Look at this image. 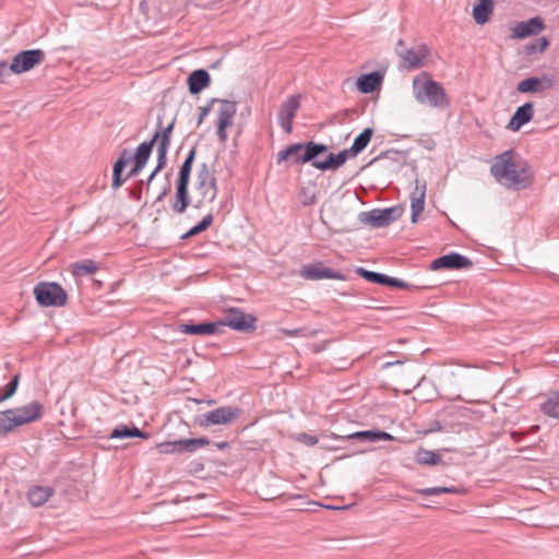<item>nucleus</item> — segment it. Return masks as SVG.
Masks as SVG:
<instances>
[{"label":"nucleus","instance_id":"nucleus-37","mask_svg":"<svg viewBox=\"0 0 559 559\" xmlns=\"http://www.w3.org/2000/svg\"><path fill=\"white\" fill-rule=\"evenodd\" d=\"M213 215L211 213H209L207 215H205L201 222H199L195 226H193L192 228H190L183 236L182 238L186 239V238H190V237H193L204 230H206L213 223Z\"/></svg>","mask_w":559,"mask_h":559},{"label":"nucleus","instance_id":"nucleus-45","mask_svg":"<svg viewBox=\"0 0 559 559\" xmlns=\"http://www.w3.org/2000/svg\"><path fill=\"white\" fill-rule=\"evenodd\" d=\"M296 439H297V441H299L308 447H313L319 442V440L316 436H311L306 432L298 433Z\"/></svg>","mask_w":559,"mask_h":559},{"label":"nucleus","instance_id":"nucleus-39","mask_svg":"<svg viewBox=\"0 0 559 559\" xmlns=\"http://www.w3.org/2000/svg\"><path fill=\"white\" fill-rule=\"evenodd\" d=\"M417 492L423 496H437L441 493H457L456 487H428L418 489Z\"/></svg>","mask_w":559,"mask_h":559},{"label":"nucleus","instance_id":"nucleus-14","mask_svg":"<svg viewBox=\"0 0 559 559\" xmlns=\"http://www.w3.org/2000/svg\"><path fill=\"white\" fill-rule=\"evenodd\" d=\"M300 106V96L299 95H292L282 103L280 110H278V123L282 127V129L286 133H290L293 131V120L299 109Z\"/></svg>","mask_w":559,"mask_h":559},{"label":"nucleus","instance_id":"nucleus-33","mask_svg":"<svg viewBox=\"0 0 559 559\" xmlns=\"http://www.w3.org/2000/svg\"><path fill=\"white\" fill-rule=\"evenodd\" d=\"M373 131L371 128H366L360 134H358L352 146L348 148L350 152V157L357 156L360 152H362L367 145L369 144Z\"/></svg>","mask_w":559,"mask_h":559},{"label":"nucleus","instance_id":"nucleus-46","mask_svg":"<svg viewBox=\"0 0 559 559\" xmlns=\"http://www.w3.org/2000/svg\"><path fill=\"white\" fill-rule=\"evenodd\" d=\"M281 331H282V333H284L285 335L290 336V337H294V336H307L306 330L302 329V328L301 329H294V330L282 329Z\"/></svg>","mask_w":559,"mask_h":559},{"label":"nucleus","instance_id":"nucleus-25","mask_svg":"<svg viewBox=\"0 0 559 559\" xmlns=\"http://www.w3.org/2000/svg\"><path fill=\"white\" fill-rule=\"evenodd\" d=\"M211 82L210 74L203 69L194 70L188 78L189 92L198 94Z\"/></svg>","mask_w":559,"mask_h":559},{"label":"nucleus","instance_id":"nucleus-35","mask_svg":"<svg viewBox=\"0 0 559 559\" xmlns=\"http://www.w3.org/2000/svg\"><path fill=\"white\" fill-rule=\"evenodd\" d=\"M441 456L431 450L419 449L416 454V462L421 465H437L441 463Z\"/></svg>","mask_w":559,"mask_h":559},{"label":"nucleus","instance_id":"nucleus-15","mask_svg":"<svg viewBox=\"0 0 559 559\" xmlns=\"http://www.w3.org/2000/svg\"><path fill=\"white\" fill-rule=\"evenodd\" d=\"M429 55V50L426 45L419 46L417 49L403 48L397 49V56L403 60L409 69H418L424 66L425 60Z\"/></svg>","mask_w":559,"mask_h":559},{"label":"nucleus","instance_id":"nucleus-26","mask_svg":"<svg viewBox=\"0 0 559 559\" xmlns=\"http://www.w3.org/2000/svg\"><path fill=\"white\" fill-rule=\"evenodd\" d=\"M189 183L188 182H179L176 181V201L173 204V210L182 214L186 212L187 207L190 205V197H189Z\"/></svg>","mask_w":559,"mask_h":559},{"label":"nucleus","instance_id":"nucleus-11","mask_svg":"<svg viewBox=\"0 0 559 559\" xmlns=\"http://www.w3.org/2000/svg\"><path fill=\"white\" fill-rule=\"evenodd\" d=\"M175 127V119H173L166 127H163L162 119L158 117L157 130L152 136V142L157 143V155L159 156V167H165L167 164V153L170 146L171 134Z\"/></svg>","mask_w":559,"mask_h":559},{"label":"nucleus","instance_id":"nucleus-3","mask_svg":"<svg viewBox=\"0 0 559 559\" xmlns=\"http://www.w3.org/2000/svg\"><path fill=\"white\" fill-rule=\"evenodd\" d=\"M44 407L33 401L27 405L0 412V436L12 431L15 427L26 425L43 416Z\"/></svg>","mask_w":559,"mask_h":559},{"label":"nucleus","instance_id":"nucleus-13","mask_svg":"<svg viewBox=\"0 0 559 559\" xmlns=\"http://www.w3.org/2000/svg\"><path fill=\"white\" fill-rule=\"evenodd\" d=\"M473 262L459 252H451L435 259L430 264V270H463L472 267Z\"/></svg>","mask_w":559,"mask_h":559},{"label":"nucleus","instance_id":"nucleus-29","mask_svg":"<svg viewBox=\"0 0 559 559\" xmlns=\"http://www.w3.org/2000/svg\"><path fill=\"white\" fill-rule=\"evenodd\" d=\"M110 439H124V438H142L147 439L148 433L141 431L135 426L118 425L111 430L109 435Z\"/></svg>","mask_w":559,"mask_h":559},{"label":"nucleus","instance_id":"nucleus-50","mask_svg":"<svg viewBox=\"0 0 559 559\" xmlns=\"http://www.w3.org/2000/svg\"><path fill=\"white\" fill-rule=\"evenodd\" d=\"M131 159H133V156L129 153L128 150H123L118 158V160H124L126 164H128Z\"/></svg>","mask_w":559,"mask_h":559},{"label":"nucleus","instance_id":"nucleus-27","mask_svg":"<svg viewBox=\"0 0 559 559\" xmlns=\"http://www.w3.org/2000/svg\"><path fill=\"white\" fill-rule=\"evenodd\" d=\"M493 11V0H478L473 8V17L475 22L483 25L489 21Z\"/></svg>","mask_w":559,"mask_h":559},{"label":"nucleus","instance_id":"nucleus-36","mask_svg":"<svg viewBox=\"0 0 559 559\" xmlns=\"http://www.w3.org/2000/svg\"><path fill=\"white\" fill-rule=\"evenodd\" d=\"M154 143L152 140L141 143L133 155V160L146 165L153 150Z\"/></svg>","mask_w":559,"mask_h":559},{"label":"nucleus","instance_id":"nucleus-19","mask_svg":"<svg viewBox=\"0 0 559 559\" xmlns=\"http://www.w3.org/2000/svg\"><path fill=\"white\" fill-rule=\"evenodd\" d=\"M301 276L306 280H344L345 277L340 273L330 267H324L320 264H310L305 266L301 272Z\"/></svg>","mask_w":559,"mask_h":559},{"label":"nucleus","instance_id":"nucleus-1","mask_svg":"<svg viewBox=\"0 0 559 559\" xmlns=\"http://www.w3.org/2000/svg\"><path fill=\"white\" fill-rule=\"evenodd\" d=\"M412 88L416 102L420 105L439 109H445L450 105L443 86L427 72L414 78Z\"/></svg>","mask_w":559,"mask_h":559},{"label":"nucleus","instance_id":"nucleus-7","mask_svg":"<svg viewBox=\"0 0 559 559\" xmlns=\"http://www.w3.org/2000/svg\"><path fill=\"white\" fill-rule=\"evenodd\" d=\"M257 318L252 314L245 313L239 308H229L225 312V317L217 321L219 329L229 326L239 332H250L255 329Z\"/></svg>","mask_w":559,"mask_h":559},{"label":"nucleus","instance_id":"nucleus-21","mask_svg":"<svg viewBox=\"0 0 559 559\" xmlns=\"http://www.w3.org/2000/svg\"><path fill=\"white\" fill-rule=\"evenodd\" d=\"M178 332L190 335H212L219 332V323L202 322V323H181L178 325Z\"/></svg>","mask_w":559,"mask_h":559},{"label":"nucleus","instance_id":"nucleus-59","mask_svg":"<svg viewBox=\"0 0 559 559\" xmlns=\"http://www.w3.org/2000/svg\"><path fill=\"white\" fill-rule=\"evenodd\" d=\"M403 48H406V47L404 46V41L402 39H400L396 44L395 52L397 53V49H403Z\"/></svg>","mask_w":559,"mask_h":559},{"label":"nucleus","instance_id":"nucleus-24","mask_svg":"<svg viewBox=\"0 0 559 559\" xmlns=\"http://www.w3.org/2000/svg\"><path fill=\"white\" fill-rule=\"evenodd\" d=\"M382 81L383 75L378 71L362 74L357 79V88L364 94H369L374 92L382 84Z\"/></svg>","mask_w":559,"mask_h":559},{"label":"nucleus","instance_id":"nucleus-56","mask_svg":"<svg viewBox=\"0 0 559 559\" xmlns=\"http://www.w3.org/2000/svg\"><path fill=\"white\" fill-rule=\"evenodd\" d=\"M321 448L325 449V450H336V449H338V447L333 445V444H331L329 442L321 443Z\"/></svg>","mask_w":559,"mask_h":559},{"label":"nucleus","instance_id":"nucleus-8","mask_svg":"<svg viewBox=\"0 0 559 559\" xmlns=\"http://www.w3.org/2000/svg\"><path fill=\"white\" fill-rule=\"evenodd\" d=\"M240 414L241 409L239 407L224 406L201 414L198 417L197 423L200 427L203 428H209L216 425H227L236 419Z\"/></svg>","mask_w":559,"mask_h":559},{"label":"nucleus","instance_id":"nucleus-53","mask_svg":"<svg viewBox=\"0 0 559 559\" xmlns=\"http://www.w3.org/2000/svg\"><path fill=\"white\" fill-rule=\"evenodd\" d=\"M195 154H197V147L193 146L190 152L188 153L185 162H189V163H192L194 162V158H195Z\"/></svg>","mask_w":559,"mask_h":559},{"label":"nucleus","instance_id":"nucleus-40","mask_svg":"<svg viewBox=\"0 0 559 559\" xmlns=\"http://www.w3.org/2000/svg\"><path fill=\"white\" fill-rule=\"evenodd\" d=\"M127 164L124 160H118L114 165L112 169V187L115 189H118L122 183L123 180L121 179V174L123 169L126 168Z\"/></svg>","mask_w":559,"mask_h":559},{"label":"nucleus","instance_id":"nucleus-16","mask_svg":"<svg viewBox=\"0 0 559 559\" xmlns=\"http://www.w3.org/2000/svg\"><path fill=\"white\" fill-rule=\"evenodd\" d=\"M545 28L542 17L535 16L527 21L519 22L512 27V37L525 38L527 36L537 35Z\"/></svg>","mask_w":559,"mask_h":559},{"label":"nucleus","instance_id":"nucleus-17","mask_svg":"<svg viewBox=\"0 0 559 559\" xmlns=\"http://www.w3.org/2000/svg\"><path fill=\"white\" fill-rule=\"evenodd\" d=\"M426 189L425 181H420L419 179L415 180V187L411 194V221L413 224L417 223L419 214L424 211Z\"/></svg>","mask_w":559,"mask_h":559},{"label":"nucleus","instance_id":"nucleus-9","mask_svg":"<svg viewBox=\"0 0 559 559\" xmlns=\"http://www.w3.org/2000/svg\"><path fill=\"white\" fill-rule=\"evenodd\" d=\"M210 444V439L206 437L192 438V439H178L174 441L160 442L156 445L160 454L195 452L199 448Z\"/></svg>","mask_w":559,"mask_h":559},{"label":"nucleus","instance_id":"nucleus-49","mask_svg":"<svg viewBox=\"0 0 559 559\" xmlns=\"http://www.w3.org/2000/svg\"><path fill=\"white\" fill-rule=\"evenodd\" d=\"M210 110H211L210 106H204L201 108V111H200V115L198 118V124L202 123L203 119L209 115Z\"/></svg>","mask_w":559,"mask_h":559},{"label":"nucleus","instance_id":"nucleus-54","mask_svg":"<svg viewBox=\"0 0 559 559\" xmlns=\"http://www.w3.org/2000/svg\"><path fill=\"white\" fill-rule=\"evenodd\" d=\"M442 429L441 425L439 421H433L431 424V427L429 428L428 432H435V431H440Z\"/></svg>","mask_w":559,"mask_h":559},{"label":"nucleus","instance_id":"nucleus-12","mask_svg":"<svg viewBox=\"0 0 559 559\" xmlns=\"http://www.w3.org/2000/svg\"><path fill=\"white\" fill-rule=\"evenodd\" d=\"M219 109L217 112V131L216 134L222 143L227 141L226 129L234 122L235 115L237 112V105L231 100H221Z\"/></svg>","mask_w":559,"mask_h":559},{"label":"nucleus","instance_id":"nucleus-34","mask_svg":"<svg viewBox=\"0 0 559 559\" xmlns=\"http://www.w3.org/2000/svg\"><path fill=\"white\" fill-rule=\"evenodd\" d=\"M540 409L545 415L559 419V390L548 395L542 403Z\"/></svg>","mask_w":559,"mask_h":559},{"label":"nucleus","instance_id":"nucleus-48","mask_svg":"<svg viewBox=\"0 0 559 559\" xmlns=\"http://www.w3.org/2000/svg\"><path fill=\"white\" fill-rule=\"evenodd\" d=\"M145 165L134 160V165L132 167V169L130 170V174L129 176H135L138 175L143 168H144Z\"/></svg>","mask_w":559,"mask_h":559},{"label":"nucleus","instance_id":"nucleus-58","mask_svg":"<svg viewBox=\"0 0 559 559\" xmlns=\"http://www.w3.org/2000/svg\"><path fill=\"white\" fill-rule=\"evenodd\" d=\"M216 447H217V449H219V450H225L226 448H228V443H227V442H225V441L217 442V443H216Z\"/></svg>","mask_w":559,"mask_h":559},{"label":"nucleus","instance_id":"nucleus-20","mask_svg":"<svg viewBox=\"0 0 559 559\" xmlns=\"http://www.w3.org/2000/svg\"><path fill=\"white\" fill-rule=\"evenodd\" d=\"M551 86L552 80L546 75L542 78L531 76L522 80L518 84L516 91L520 93H543L545 90L550 88Z\"/></svg>","mask_w":559,"mask_h":559},{"label":"nucleus","instance_id":"nucleus-18","mask_svg":"<svg viewBox=\"0 0 559 559\" xmlns=\"http://www.w3.org/2000/svg\"><path fill=\"white\" fill-rule=\"evenodd\" d=\"M356 273L368 282L391 287L406 288L407 284L396 277H390L385 274L358 267Z\"/></svg>","mask_w":559,"mask_h":559},{"label":"nucleus","instance_id":"nucleus-47","mask_svg":"<svg viewBox=\"0 0 559 559\" xmlns=\"http://www.w3.org/2000/svg\"><path fill=\"white\" fill-rule=\"evenodd\" d=\"M10 72V66L4 61L0 62V84L4 82Z\"/></svg>","mask_w":559,"mask_h":559},{"label":"nucleus","instance_id":"nucleus-52","mask_svg":"<svg viewBox=\"0 0 559 559\" xmlns=\"http://www.w3.org/2000/svg\"><path fill=\"white\" fill-rule=\"evenodd\" d=\"M380 440H394V437L385 431L378 430V441Z\"/></svg>","mask_w":559,"mask_h":559},{"label":"nucleus","instance_id":"nucleus-22","mask_svg":"<svg viewBox=\"0 0 559 559\" xmlns=\"http://www.w3.org/2000/svg\"><path fill=\"white\" fill-rule=\"evenodd\" d=\"M534 116V105L527 102L520 106L508 123V129L519 131L524 124L530 122Z\"/></svg>","mask_w":559,"mask_h":559},{"label":"nucleus","instance_id":"nucleus-6","mask_svg":"<svg viewBox=\"0 0 559 559\" xmlns=\"http://www.w3.org/2000/svg\"><path fill=\"white\" fill-rule=\"evenodd\" d=\"M403 213L404 207L402 205H394L385 209H373L371 211L360 212L359 221L373 228H382L399 219Z\"/></svg>","mask_w":559,"mask_h":559},{"label":"nucleus","instance_id":"nucleus-42","mask_svg":"<svg viewBox=\"0 0 559 559\" xmlns=\"http://www.w3.org/2000/svg\"><path fill=\"white\" fill-rule=\"evenodd\" d=\"M549 46V41L546 37L538 38L535 43L526 45L525 49L527 53H534L536 51L543 52Z\"/></svg>","mask_w":559,"mask_h":559},{"label":"nucleus","instance_id":"nucleus-43","mask_svg":"<svg viewBox=\"0 0 559 559\" xmlns=\"http://www.w3.org/2000/svg\"><path fill=\"white\" fill-rule=\"evenodd\" d=\"M192 166H193L192 163L183 160V163H182V165L180 166V169H179L177 181L185 182V183L188 182L189 183L190 182V175H191Z\"/></svg>","mask_w":559,"mask_h":559},{"label":"nucleus","instance_id":"nucleus-10","mask_svg":"<svg viewBox=\"0 0 559 559\" xmlns=\"http://www.w3.org/2000/svg\"><path fill=\"white\" fill-rule=\"evenodd\" d=\"M44 59L45 52L41 49L23 50L14 56L10 64V70L12 73L21 74L40 64Z\"/></svg>","mask_w":559,"mask_h":559},{"label":"nucleus","instance_id":"nucleus-28","mask_svg":"<svg viewBox=\"0 0 559 559\" xmlns=\"http://www.w3.org/2000/svg\"><path fill=\"white\" fill-rule=\"evenodd\" d=\"M53 492L49 486H35L28 490L27 498L32 506L40 507L48 501Z\"/></svg>","mask_w":559,"mask_h":559},{"label":"nucleus","instance_id":"nucleus-5","mask_svg":"<svg viewBox=\"0 0 559 559\" xmlns=\"http://www.w3.org/2000/svg\"><path fill=\"white\" fill-rule=\"evenodd\" d=\"M36 301L43 307H62L67 302L66 290L55 282H40L34 287Z\"/></svg>","mask_w":559,"mask_h":559},{"label":"nucleus","instance_id":"nucleus-4","mask_svg":"<svg viewBox=\"0 0 559 559\" xmlns=\"http://www.w3.org/2000/svg\"><path fill=\"white\" fill-rule=\"evenodd\" d=\"M326 151V145L312 141L306 144L295 143L277 153V163L281 164L284 160L290 159L295 164H306L309 162L313 164V160H317L316 158Z\"/></svg>","mask_w":559,"mask_h":559},{"label":"nucleus","instance_id":"nucleus-44","mask_svg":"<svg viewBox=\"0 0 559 559\" xmlns=\"http://www.w3.org/2000/svg\"><path fill=\"white\" fill-rule=\"evenodd\" d=\"M300 202L304 206L316 202V194L310 188H302L299 194Z\"/></svg>","mask_w":559,"mask_h":559},{"label":"nucleus","instance_id":"nucleus-41","mask_svg":"<svg viewBox=\"0 0 559 559\" xmlns=\"http://www.w3.org/2000/svg\"><path fill=\"white\" fill-rule=\"evenodd\" d=\"M19 374H15L13 379L5 385L3 392L0 393V402L10 399L15 393L19 385Z\"/></svg>","mask_w":559,"mask_h":559},{"label":"nucleus","instance_id":"nucleus-51","mask_svg":"<svg viewBox=\"0 0 559 559\" xmlns=\"http://www.w3.org/2000/svg\"><path fill=\"white\" fill-rule=\"evenodd\" d=\"M164 167H159V156L157 155V165L155 167V169L153 170V173L150 175L148 179H147V183H151L152 180L155 178V176L163 169Z\"/></svg>","mask_w":559,"mask_h":559},{"label":"nucleus","instance_id":"nucleus-57","mask_svg":"<svg viewBox=\"0 0 559 559\" xmlns=\"http://www.w3.org/2000/svg\"><path fill=\"white\" fill-rule=\"evenodd\" d=\"M401 364H402V361H401V360H396V361H388V362H385V364H384V366H383V367H384V368H389V367H391V366L401 365Z\"/></svg>","mask_w":559,"mask_h":559},{"label":"nucleus","instance_id":"nucleus-31","mask_svg":"<svg viewBox=\"0 0 559 559\" xmlns=\"http://www.w3.org/2000/svg\"><path fill=\"white\" fill-rule=\"evenodd\" d=\"M333 440H357L360 442H377L378 441V430H362V431H356L347 436H336L332 435L329 437Z\"/></svg>","mask_w":559,"mask_h":559},{"label":"nucleus","instance_id":"nucleus-23","mask_svg":"<svg viewBox=\"0 0 559 559\" xmlns=\"http://www.w3.org/2000/svg\"><path fill=\"white\" fill-rule=\"evenodd\" d=\"M348 157H350V152L348 150H343L337 154L330 153L325 160H313V167L320 170H335L343 166Z\"/></svg>","mask_w":559,"mask_h":559},{"label":"nucleus","instance_id":"nucleus-55","mask_svg":"<svg viewBox=\"0 0 559 559\" xmlns=\"http://www.w3.org/2000/svg\"><path fill=\"white\" fill-rule=\"evenodd\" d=\"M169 191V186H167L166 188L163 189L162 192H159L158 197L156 198V201L159 202L162 201L168 193Z\"/></svg>","mask_w":559,"mask_h":559},{"label":"nucleus","instance_id":"nucleus-30","mask_svg":"<svg viewBox=\"0 0 559 559\" xmlns=\"http://www.w3.org/2000/svg\"><path fill=\"white\" fill-rule=\"evenodd\" d=\"M195 190L200 193L201 200L197 202L195 207H201L203 202H213L218 192L217 181L211 183L195 185Z\"/></svg>","mask_w":559,"mask_h":559},{"label":"nucleus","instance_id":"nucleus-38","mask_svg":"<svg viewBox=\"0 0 559 559\" xmlns=\"http://www.w3.org/2000/svg\"><path fill=\"white\" fill-rule=\"evenodd\" d=\"M213 181H217V179L210 166L206 163L201 164L198 169L195 185L211 183Z\"/></svg>","mask_w":559,"mask_h":559},{"label":"nucleus","instance_id":"nucleus-32","mask_svg":"<svg viewBox=\"0 0 559 559\" xmlns=\"http://www.w3.org/2000/svg\"><path fill=\"white\" fill-rule=\"evenodd\" d=\"M70 269L73 276L82 277L85 275L94 274L98 270V266L94 260L86 259L72 263Z\"/></svg>","mask_w":559,"mask_h":559},{"label":"nucleus","instance_id":"nucleus-2","mask_svg":"<svg viewBox=\"0 0 559 559\" xmlns=\"http://www.w3.org/2000/svg\"><path fill=\"white\" fill-rule=\"evenodd\" d=\"M491 175L498 182L508 188L519 189L524 183L525 168L518 165L514 160L512 150L498 155L490 167Z\"/></svg>","mask_w":559,"mask_h":559}]
</instances>
